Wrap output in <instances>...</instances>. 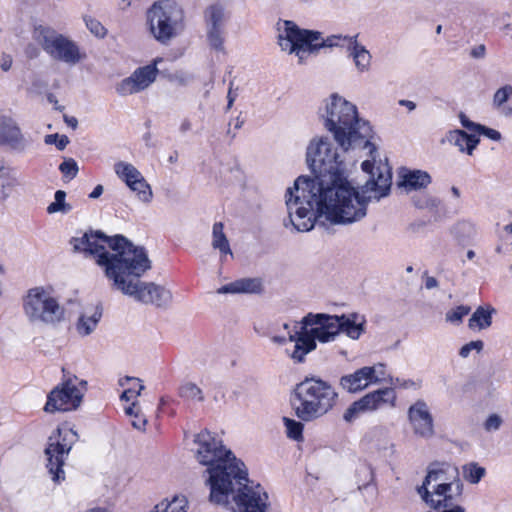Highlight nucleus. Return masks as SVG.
Masks as SVG:
<instances>
[{"instance_id": "nucleus-1", "label": "nucleus", "mask_w": 512, "mask_h": 512, "mask_svg": "<svg viewBox=\"0 0 512 512\" xmlns=\"http://www.w3.org/2000/svg\"><path fill=\"white\" fill-rule=\"evenodd\" d=\"M311 176L301 175L285 194L289 223L297 232L312 230L317 222L352 225L367 215L370 201L386 197L392 184V173L381 161L362 162L369 178L360 189L345 176V164L328 137L313 138L306 150Z\"/></svg>"}, {"instance_id": "nucleus-2", "label": "nucleus", "mask_w": 512, "mask_h": 512, "mask_svg": "<svg viewBox=\"0 0 512 512\" xmlns=\"http://www.w3.org/2000/svg\"><path fill=\"white\" fill-rule=\"evenodd\" d=\"M75 252L95 259L104 268L113 286L135 300L166 307L172 301V293L161 285L143 282L139 278L151 268V261L144 248L134 246L124 236L108 237L100 231L85 232L70 241Z\"/></svg>"}, {"instance_id": "nucleus-3", "label": "nucleus", "mask_w": 512, "mask_h": 512, "mask_svg": "<svg viewBox=\"0 0 512 512\" xmlns=\"http://www.w3.org/2000/svg\"><path fill=\"white\" fill-rule=\"evenodd\" d=\"M300 324V330L289 333V342L294 343L293 349H286V354L296 364L305 362L306 355L317 348V341L333 342L341 333L358 340L365 332L366 319L355 312L342 315L308 313Z\"/></svg>"}, {"instance_id": "nucleus-4", "label": "nucleus", "mask_w": 512, "mask_h": 512, "mask_svg": "<svg viewBox=\"0 0 512 512\" xmlns=\"http://www.w3.org/2000/svg\"><path fill=\"white\" fill-rule=\"evenodd\" d=\"M194 444L195 457L199 464L206 467L208 474L206 484L210 488V501H224L232 483L244 477V463L224 446L221 439L207 430L195 435Z\"/></svg>"}, {"instance_id": "nucleus-5", "label": "nucleus", "mask_w": 512, "mask_h": 512, "mask_svg": "<svg viewBox=\"0 0 512 512\" xmlns=\"http://www.w3.org/2000/svg\"><path fill=\"white\" fill-rule=\"evenodd\" d=\"M319 115L324 127L333 134L344 152L368 149L376 161L377 147L372 143L373 129L369 122L358 117L357 107L338 94H332L320 108Z\"/></svg>"}, {"instance_id": "nucleus-6", "label": "nucleus", "mask_w": 512, "mask_h": 512, "mask_svg": "<svg viewBox=\"0 0 512 512\" xmlns=\"http://www.w3.org/2000/svg\"><path fill=\"white\" fill-rule=\"evenodd\" d=\"M338 393L327 381L306 377L296 384L291 405L297 418L311 422L326 415L336 404Z\"/></svg>"}, {"instance_id": "nucleus-7", "label": "nucleus", "mask_w": 512, "mask_h": 512, "mask_svg": "<svg viewBox=\"0 0 512 512\" xmlns=\"http://www.w3.org/2000/svg\"><path fill=\"white\" fill-rule=\"evenodd\" d=\"M278 44L281 50L295 53L299 63H303L310 53L323 47H346L347 39L352 35H331L324 39L320 32L299 28L293 21L277 22Z\"/></svg>"}, {"instance_id": "nucleus-8", "label": "nucleus", "mask_w": 512, "mask_h": 512, "mask_svg": "<svg viewBox=\"0 0 512 512\" xmlns=\"http://www.w3.org/2000/svg\"><path fill=\"white\" fill-rule=\"evenodd\" d=\"M149 30L155 40L169 44L184 30V13L181 7L171 0L155 2L147 11Z\"/></svg>"}, {"instance_id": "nucleus-9", "label": "nucleus", "mask_w": 512, "mask_h": 512, "mask_svg": "<svg viewBox=\"0 0 512 512\" xmlns=\"http://www.w3.org/2000/svg\"><path fill=\"white\" fill-rule=\"evenodd\" d=\"M243 478L232 483L231 491H227L226 499L214 502L219 505H231L232 512H268V494L259 484L248 479L247 470L242 467Z\"/></svg>"}, {"instance_id": "nucleus-10", "label": "nucleus", "mask_w": 512, "mask_h": 512, "mask_svg": "<svg viewBox=\"0 0 512 512\" xmlns=\"http://www.w3.org/2000/svg\"><path fill=\"white\" fill-rule=\"evenodd\" d=\"M23 309L31 322L55 324L64 317V308L42 287L28 291L23 300Z\"/></svg>"}, {"instance_id": "nucleus-11", "label": "nucleus", "mask_w": 512, "mask_h": 512, "mask_svg": "<svg viewBox=\"0 0 512 512\" xmlns=\"http://www.w3.org/2000/svg\"><path fill=\"white\" fill-rule=\"evenodd\" d=\"M34 39L54 60L75 65L82 58L76 43L53 28L42 25L36 27Z\"/></svg>"}, {"instance_id": "nucleus-12", "label": "nucleus", "mask_w": 512, "mask_h": 512, "mask_svg": "<svg viewBox=\"0 0 512 512\" xmlns=\"http://www.w3.org/2000/svg\"><path fill=\"white\" fill-rule=\"evenodd\" d=\"M86 386L87 382L76 376H64L63 381L49 392L44 411L55 413L76 410L82 403Z\"/></svg>"}, {"instance_id": "nucleus-13", "label": "nucleus", "mask_w": 512, "mask_h": 512, "mask_svg": "<svg viewBox=\"0 0 512 512\" xmlns=\"http://www.w3.org/2000/svg\"><path fill=\"white\" fill-rule=\"evenodd\" d=\"M77 440L78 434L73 429L66 430L61 439L56 441H53V437L49 438V444L45 449L48 461L46 466L55 483L65 479V473L62 468L64 460Z\"/></svg>"}, {"instance_id": "nucleus-14", "label": "nucleus", "mask_w": 512, "mask_h": 512, "mask_svg": "<svg viewBox=\"0 0 512 512\" xmlns=\"http://www.w3.org/2000/svg\"><path fill=\"white\" fill-rule=\"evenodd\" d=\"M418 494L434 510L461 507L459 504L463 496V483L455 482L452 485L435 490H426V487H418Z\"/></svg>"}, {"instance_id": "nucleus-15", "label": "nucleus", "mask_w": 512, "mask_h": 512, "mask_svg": "<svg viewBox=\"0 0 512 512\" xmlns=\"http://www.w3.org/2000/svg\"><path fill=\"white\" fill-rule=\"evenodd\" d=\"M160 61L161 59H156L149 65L137 68L116 85V92L120 96H129L147 89L157 78V63Z\"/></svg>"}, {"instance_id": "nucleus-16", "label": "nucleus", "mask_w": 512, "mask_h": 512, "mask_svg": "<svg viewBox=\"0 0 512 512\" xmlns=\"http://www.w3.org/2000/svg\"><path fill=\"white\" fill-rule=\"evenodd\" d=\"M407 418L416 437L428 440L435 436L434 417L425 400H416L408 408Z\"/></svg>"}, {"instance_id": "nucleus-17", "label": "nucleus", "mask_w": 512, "mask_h": 512, "mask_svg": "<svg viewBox=\"0 0 512 512\" xmlns=\"http://www.w3.org/2000/svg\"><path fill=\"white\" fill-rule=\"evenodd\" d=\"M462 482L458 468L449 463H432L427 468V475L420 487L426 490H435L441 487Z\"/></svg>"}, {"instance_id": "nucleus-18", "label": "nucleus", "mask_w": 512, "mask_h": 512, "mask_svg": "<svg viewBox=\"0 0 512 512\" xmlns=\"http://www.w3.org/2000/svg\"><path fill=\"white\" fill-rule=\"evenodd\" d=\"M0 146H6L18 153L24 152L29 146L17 121L4 114L0 115Z\"/></svg>"}, {"instance_id": "nucleus-19", "label": "nucleus", "mask_w": 512, "mask_h": 512, "mask_svg": "<svg viewBox=\"0 0 512 512\" xmlns=\"http://www.w3.org/2000/svg\"><path fill=\"white\" fill-rule=\"evenodd\" d=\"M358 37L359 34H355L347 39L346 50L356 70L359 73H365L371 69L372 55L364 45L358 42Z\"/></svg>"}, {"instance_id": "nucleus-20", "label": "nucleus", "mask_w": 512, "mask_h": 512, "mask_svg": "<svg viewBox=\"0 0 512 512\" xmlns=\"http://www.w3.org/2000/svg\"><path fill=\"white\" fill-rule=\"evenodd\" d=\"M371 377H373V370L369 366H364L353 373L343 375L339 380V385L349 393H356L372 384Z\"/></svg>"}, {"instance_id": "nucleus-21", "label": "nucleus", "mask_w": 512, "mask_h": 512, "mask_svg": "<svg viewBox=\"0 0 512 512\" xmlns=\"http://www.w3.org/2000/svg\"><path fill=\"white\" fill-rule=\"evenodd\" d=\"M396 394L392 388H383L370 392L359 399V402L365 412L375 411L384 404L395 405Z\"/></svg>"}, {"instance_id": "nucleus-22", "label": "nucleus", "mask_w": 512, "mask_h": 512, "mask_svg": "<svg viewBox=\"0 0 512 512\" xmlns=\"http://www.w3.org/2000/svg\"><path fill=\"white\" fill-rule=\"evenodd\" d=\"M263 289L260 278H241L221 286L218 294L260 293Z\"/></svg>"}, {"instance_id": "nucleus-23", "label": "nucleus", "mask_w": 512, "mask_h": 512, "mask_svg": "<svg viewBox=\"0 0 512 512\" xmlns=\"http://www.w3.org/2000/svg\"><path fill=\"white\" fill-rule=\"evenodd\" d=\"M431 183V176L422 170H406L401 174L400 186L407 192L426 188Z\"/></svg>"}, {"instance_id": "nucleus-24", "label": "nucleus", "mask_w": 512, "mask_h": 512, "mask_svg": "<svg viewBox=\"0 0 512 512\" xmlns=\"http://www.w3.org/2000/svg\"><path fill=\"white\" fill-rule=\"evenodd\" d=\"M447 139L451 144L457 146L461 152H467L469 155H472L479 143V138L476 135H469L463 130L450 131Z\"/></svg>"}, {"instance_id": "nucleus-25", "label": "nucleus", "mask_w": 512, "mask_h": 512, "mask_svg": "<svg viewBox=\"0 0 512 512\" xmlns=\"http://www.w3.org/2000/svg\"><path fill=\"white\" fill-rule=\"evenodd\" d=\"M102 317V311L96 307L91 313L84 312L79 317L76 323V330L81 336L90 335L97 327L98 322Z\"/></svg>"}, {"instance_id": "nucleus-26", "label": "nucleus", "mask_w": 512, "mask_h": 512, "mask_svg": "<svg viewBox=\"0 0 512 512\" xmlns=\"http://www.w3.org/2000/svg\"><path fill=\"white\" fill-rule=\"evenodd\" d=\"M223 230H224V225L222 222L214 223L213 228H212L211 246L213 247V249L219 250V252L221 254V260H223L224 257L227 255L233 256L229 241H228Z\"/></svg>"}, {"instance_id": "nucleus-27", "label": "nucleus", "mask_w": 512, "mask_h": 512, "mask_svg": "<svg viewBox=\"0 0 512 512\" xmlns=\"http://www.w3.org/2000/svg\"><path fill=\"white\" fill-rule=\"evenodd\" d=\"M116 175L123 180L127 186H132L143 176L140 171L130 163L119 161L114 165Z\"/></svg>"}, {"instance_id": "nucleus-28", "label": "nucleus", "mask_w": 512, "mask_h": 512, "mask_svg": "<svg viewBox=\"0 0 512 512\" xmlns=\"http://www.w3.org/2000/svg\"><path fill=\"white\" fill-rule=\"evenodd\" d=\"M495 309H486L479 306L469 319L468 326L471 329L478 328L479 330L486 329L492 324V314Z\"/></svg>"}, {"instance_id": "nucleus-29", "label": "nucleus", "mask_w": 512, "mask_h": 512, "mask_svg": "<svg viewBox=\"0 0 512 512\" xmlns=\"http://www.w3.org/2000/svg\"><path fill=\"white\" fill-rule=\"evenodd\" d=\"M151 512H187V500L183 496H175L171 500L164 499L156 504Z\"/></svg>"}, {"instance_id": "nucleus-30", "label": "nucleus", "mask_w": 512, "mask_h": 512, "mask_svg": "<svg viewBox=\"0 0 512 512\" xmlns=\"http://www.w3.org/2000/svg\"><path fill=\"white\" fill-rule=\"evenodd\" d=\"M178 395L182 399L191 402H203L205 400L202 389L193 382H185L180 385Z\"/></svg>"}, {"instance_id": "nucleus-31", "label": "nucleus", "mask_w": 512, "mask_h": 512, "mask_svg": "<svg viewBox=\"0 0 512 512\" xmlns=\"http://www.w3.org/2000/svg\"><path fill=\"white\" fill-rule=\"evenodd\" d=\"M20 185V181L12 169L0 174V194L3 199L9 197L12 190Z\"/></svg>"}, {"instance_id": "nucleus-32", "label": "nucleus", "mask_w": 512, "mask_h": 512, "mask_svg": "<svg viewBox=\"0 0 512 512\" xmlns=\"http://www.w3.org/2000/svg\"><path fill=\"white\" fill-rule=\"evenodd\" d=\"M413 204L418 209H426L432 213H438L442 206V201L437 197L423 194L413 197Z\"/></svg>"}, {"instance_id": "nucleus-33", "label": "nucleus", "mask_w": 512, "mask_h": 512, "mask_svg": "<svg viewBox=\"0 0 512 512\" xmlns=\"http://www.w3.org/2000/svg\"><path fill=\"white\" fill-rule=\"evenodd\" d=\"M208 28H221L224 22V8L219 5H211L205 11Z\"/></svg>"}, {"instance_id": "nucleus-34", "label": "nucleus", "mask_w": 512, "mask_h": 512, "mask_svg": "<svg viewBox=\"0 0 512 512\" xmlns=\"http://www.w3.org/2000/svg\"><path fill=\"white\" fill-rule=\"evenodd\" d=\"M66 193L63 190H57L54 195V202L50 203L47 207L49 214L54 213H68L71 211L72 206L65 201Z\"/></svg>"}, {"instance_id": "nucleus-35", "label": "nucleus", "mask_w": 512, "mask_h": 512, "mask_svg": "<svg viewBox=\"0 0 512 512\" xmlns=\"http://www.w3.org/2000/svg\"><path fill=\"white\" fill-rule=\"evenodd\" d=\"M485 472V468L479 466L475 462H471L462 466L464 479L472 484H477L485 475Z\"/></svg>"}, {"instance_id": "nucleus-36", "label": "nucleus", "mask_w": 512, "mask_h": 512, "mask_svg": "<svg viewBox=\"0 0 512 512\" xmlns=\"http://www.w3.org/2000/svg\"><path fill=\"white\" fill-rule=\"evenodd\" d=\"M133 192L136 193L138 199L144 203H149L152 200L153 193L150 185L145 178L138 180L132 186H128Z\"/></svg>"}, {"instance_id": "nucleus-37", "label": "nucleus", "mask_w": 512, "mask_h": 512, "mask_svg": "<svg viewBox=\"0 0 512 512\" xmlns=\"http://www.w3.org/2000/svg\"><path fill=\"white\" fill-rule=\"evenodd\" d=\"M512 97V86L506 84L497 89L493 95L492 105L499 110Z\"/></svg>"}, {"instance_id": "nucleus-38", "label": "nucleus", "mask_w": 512, "mask_h": 512, "mask_svg": "<svg viewBox=\"0 0 512 512\" xmlns=\"http://www.w3.org/2000/svg\"><path fill=\"white\" fill-rule=\"evenodd\" d=\"M287 436L293 440H300L302 438L303 424L299 421L290 418L283 419Z\"/></svg>"}, {"instance_id": "nucleus-39", "label": "nucleus", "mask_w": 512, "mask_h": 512, "mask_svg": "<svg viewBox=\"0 0 512 512\" xmlns=\"http://www.w3.org/2000/svg\"><path fill=\"white\" fill-rule=\"evenodd\" d=\"M208 41L211 48L223 51V33L221 28H208Z\"/></svg>"}, {"instance_id": "nucleus-40", "label": "nucleus", "mask_w": 512, "mask_h": 512, "mask_svg": "<svg viewBox=\"0 0 512 512\" xmlns=\"http://www.w3.org/2000/svg\"><path fill=\"white\" fill-rule=\"evenodd\" d=\"M469 312V306L460 305L446 313V321L453 324H459L462 322L463 317L468 315Z\"/></svg>"}, {"instance_id": "nucleus-41", "label": "nucleus", "mask_w": 512, "mask_h": 512, "mask_svg": "<svg viewBox=\"0 0 512 512\" xmlns=\"http://www.w3.org/2000/svg\"><path fill=\"white\" fill-rule=\"evenodd\" d=\"M59 170L63 174L64 177L69 180L76 177L79 169L78 164L73 158L65 159L59 166Z\"/></svg>"}, {"instance_id": "nucleus-42", "label": "nucleus", "mask_w": 512, "mask_h": 512, "mask_svg": "<svg viewBox=\"0 0 512 512\" xmlns=\"http://www.w3.org/2000/svg\"><path fill=\"white\" fill-rule=\"evenodd\" d=\"M365 410H363L359 400L353 402L344 412L343 419L346 422H353L355 419H357L360 414L364 413Z\"/></svg>"}, {"instance_id": "nucleus-43", "label": "nucleus", "mask_w": 512, "mask_h": 512, "mask_svg": "<svg viewBox=\"0 0 512 512\" xmlns=\"http://www.w3.org/2000/svg\"><path fill=\"white\" fill-rule=\"evenodd\" d=\"M44 142L47 145L55 144L58 150H64L69 144V138L66 135L59 136L57 133L48 134L45 136Z\"/></svg>"}, {"instance_id": "nucleus-44", "label": "nucleus", "mask_w": 512, "mask_h": 512, "mask_svg": "<svg viewBox=\"0 0 512 512\" xmlns=\"http://www.w3.org/2000/svg\"><path fill=\"white\" fill-rule=\"evenodd\" d=\"M503 424V418L496 414H490L483 423V428L486 432H493L500 429Z\"/></svg>"}, {"instance_id": "nucleus-45", "label": "nucleus", "mask_w": 512, "mask_h": 512, "mask_svg": "<svg viewBox=\"0 0 512 512\" xmlns=\"http://www.w3.org/2000/svg\"><path fill=\"white\" fill-rule=\"evenodd\" d=\"M484 347V343L481 340L471 341L465 345H463L459 351V355L462 358H467L471 351L476 350L478 353L482 351Z\"/></svg>"}, {"instance_id": "nucleus-46", "label": "nucleus", "mask_w": 512, "mask_h": 512, "mask_svg": "<svg viewBox=\"0 0 512 512\" xmlns=\"http://www.w3.org/2000/svg\"><path fill=\"white\" fill-rule=\"evenodd\" d=\"M86 26L97 37H104L106 34L105 27L95 19L86 20Z\"/></svg>"}, {"instance_id": "nucleus-47", "label": "nucleus", "mask_w": 512, "mask_h": 512, "mask_svg": "<svg viewBox=\"0 0 512 512\" xmlns=\"http://www.w3.org/2000/svg\"><path fill=\"white\" fill-rule=\"evenodd\" d=\"M373 370V377H371L372 384L380 383L385 378V364L378 363L374 366H369Z\"/></svg>"}, {"instance_id": "nucleus-48", "label": "nucleus", "mask_w": 512, "mask_h": 512, "mask_svg": "<svg viewBox=\"0 0 512 512\" xmlns=\"http://www.w3.org/2000/svg\"><path fill=\"white\" fill-rule=\"evenodd\" d=\"M137 384H138L137 390H135L134 386L125 389L123 391V393L121 394L120 399L123 401H129L130 399H132L134 397H138L141 394L142 390H144L145 386L143 384H141L140 382Z\"/></svg>"}, {"instance_id": "nucleus-49", "label": "nucleus", "mask_w": 512, "mask_h": 512, "mask_svg": "<svg viewBox=\"0 0 512 512\" xmlns=\"http://www.w3.org/2000/svg\"><path fill=\"white\" fill-rule=\"evenodd\" d=\"M478 132L494 141H499L501 139V133L492 128H487L481 125V128H479Z\"/></svg>"}, {"instance_id": "nucleus-50", "label": "nucleus", "mask_w": 512, "mask_h": 512, "mask_svg": "<svg viewBox=\"0 0 512 512\" xmlns=\"http://www.w3.org/2000/svg\"><path fill=\"white\" fill-rule=\"evenodd\" d=\"M460 122L463 125V127L467 128L470 131H477L479 128H481L480 124H476L468 119V117L464 113H460L459 115Z\"/></svg>"}, {"instance_id": "nucleus-51", "label": "nucleus", "mask_w": 512, "mask_h": 512, "mask_svg": "<svg viewBox=\"0 0 512 512\" xmlns=\"http://www.w3.org/2000/svg\"><path fill=\"white\" fill-rule=\"evenodd\" d=\"M146 423H147V419L143 415H141V413H135V417L132 421V426L135 429L144 431Z\"/></svg>"}, {"instance_id": "nucleus-52", "label": "nucleus", "mask_w": 512, "mask_h": 512, "mask_svg": "<svg viewBox=\"0 0 512 512\" xmlns=\"http://www.w3.org/2000/svg\"><path fill=\"white\" fill-rule=\"evenodd\" d=\"M233 85H234V82L231 81L230 85H229V90L227 93V107H226L227 110L232 108V106L238 96L237 92L233 90Z\"/></svg>"}, {"instance_id": "nucleus-53", "label": "nucleus", "mask_w": 512, "mask_h": 512, "mask_svg": "<svg viewBox=\"0 0 512 512\" xmlns=\"http://www.w3.org/2000/svg\"><path fill=\"white\" fill-rule=\"evenodd\" d=\"M13 60L9 54L3 53L0 60V67L4 72L10 70Z\"/></svg>"}, {"instance_id": "nucleus-54", "label": "nucleus", "mask_w": 512, "mask_h": 512, "mask_svg": "<svg viewBox=\"0 0 512 512\" xmlns=\"http://www.w3.org/2000/svg\"><path fill=\"white\" fill-rule=\"evenodd\" d=\"M486 48L484 45H478L471 50V56L473 58H483L485 56Z\"/></svg>"}, {"instance_id": "nucleus-55", "label": "nucleus", "mask_w": 512, "mask_h": 512, "mask_svg": "<svg viewBox=\"0 0 512 512\" xmlns=\"http://www.w3.org/2000/svg\"><path fill=\"white\" fill-rule=\"evenodd\" d=\"M174 81L179 83L180 85H187L190 81V77L188 75H185L183 73L181 74H175L172 78Z\"/></svg>"}, {"instance_id": "nucleus-56", "label": "nucleus", "mask_w": 512, "mask_h": 512, "mask_svg": "<svg viewBox=\"0 0 512 512\" xmlns=\"http://www.w3.org/2000/svg\"><path fill=\"white\" fill-rule=\"evenodd\" d=\"M141 380L139 378L125 376L119 380V385L124 387L129 385L130 383H139Z\"/></svg>"}, {"instance_id": "nucleus-57", "label": "nucleus", "mask_w": 512, "mask_h": 512, "mask_svg": "<svg viewBox=\"0 0 512 512\" xmlns=\"http://www.w3.org/2000/svg\"><path fill=\"white\" fill-rule=\"evenodd\" d=\"M438 286V281L435 277L426 276L425 278V288L430 290L436 288Z\"/></svg>"}, {"instance_id": "nucleus-58", "label": "nucleus", "mask_w": 512, "mask_h": 512, "mask_svg": "<svg viewBox=\"0 0 512 512\" xmlns=\"http://www.w3.org/2000/svg\"><path fill=\"white\" fill-rule=\"evenodd\" d=\"M137 404H138L137 402H133L131 406L127 407L125 409L126 414L134 418L135 413H140L139 409H136Z\"/></svg>"}, {"instance_id": "nucleus-59", "label": "nucleus", "mask_w": 512, "mask_h": 512, "mask_svg": "<svg viewBox=\"0 0 512 512\" xmlns=\"http://www.w3.org/2000/svg\"><path fill=\"white\" fill-rule=\"evenodd\" d=\"M103 193V186L102 185H97L93 191L90 193L89 197L91 199H96L98 197H100Z\"/></svg>"}, {"instance_id": "nucleus-60", "label": "nucleus", "mask_w": 512, "mask_h": 512, "mask_svg": "<svg viewBox=\"0 0 512 512\" xmlns=\"http://www.w3.org/2000/svg\"><path fill=\"white\" fill-rule=\"evenodd\" d=\"M192 128V123L189 119H184L182 122H181V125H180V131L182 133H186L187 131L191 130Z\"/></svg>"}, {"instance_id": "nucleus-61", "label": "nucleus", "mask_w": 512, "mask_h": 512, "mask_svg": "<svg viewBox=\"0 0 512 512\" xmlns=\"http://www.w3.org/2000/svg\"><path fill=\"white\" fill-rule=\"evenodd\" d=\"M399 105L407 107L409 111H413L416 108V104L410 100L402 99L399 101Z\"/></svg>"}, {"instance_id": "nucleus-62", "label": "nucleus", "mask_w": 512, "mask_h": 512, "mask_svg": "<svg viewBox=\"0 0 512 512\" xmlns=\"http://www.w3.org/2000/svg\"><path fill=\"white\" fill-rule=\"evenodd\" d=\"M271 340L275 344L284 345L287 341H289V338H285L283 336H273L271 337Z\"/></svg>"}, {"instance_id": "nucleus-63", "label": "nucleus", "mask_w": 512, "mask_h": 512, "mask_svg": "<svg viewBox=\"0 0 512 512\" xmlns=\"http://www.w3.org/2000/svg\"><path fill=\"white\" fill-rule=\"evenodd\" d=\"M501 114L505 117H512V107L511 106H502V108L499 109Z\"/></svg>"}, {"instance_id": "nucleus-64", "label": "nucleus", "mask_w": 512, "mask_h": 512, "mask_svg": "<svg viewBox=\"0 0 512 512\" xmlns=\"http://www.w3.org/2000/svg\"><path fill=\"white\" fill-rule=\"evenodd\" d=\"M64 120H65V122H66L69 126H71V127H72V128H74V129H75V128L77 127V125H78V121H77V119H76V118H74V117L64 116Z\"/></svg>"}]
</instances>
